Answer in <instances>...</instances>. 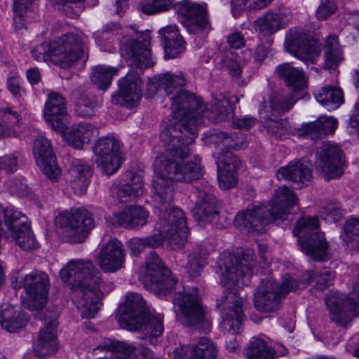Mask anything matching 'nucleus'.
<instances>
[{"mask_svg":"<svg viewBox=\"0 0 359 359\" xmlns=\"http://www.w3.org/2000/svg\"><path fill=\"white\" fill-rule=\"evenodd\" d=\"M172 128L161 130L160 140L164 151L154 161L156 173L169 176L172 180L190 182L202 177L201 159L191 156L187 137H180L179 131Z\"/></svg>","mask_w":359,"mask_h":359,"instance_id":"f03ea898","label":"nucleus"},{"mask_svg":"<svg viewBox=\"0 0 359 359\" xmlns=\"http://www.w3.org/2000/svg\"><path fill=\"white\" fill-rule=\"evenodd\" d=\"M118 320L123 328L139 330L140 338L156 344L163 331V319L151 316L142 296L137 292H128L126 301L118 310Z\"/></svg>","mask_w":359,"mask_h":359,"instance_id":"20e7f679","label":"nucleus"},{"mask_svg":"<svg viewBox=\"0 0 359 359\" xmlns=\"http://www.w3.org/2000/svg\"><path fill=\"white\" fill-rule=\"evenodd\" d=\"M189 349L188 359H215L217 356L215 344L207 337H201Z\"/></svg>","mask_w":359,"mask_h":359,"instance_id":"de8ad7c7","label":"nucleus"},{"mask_svg":"<svg viewBox=\"0 0 359 359\" xmlns=\"http://www.w3.org/2000/svg\"><path fill=\"white\" fill-rule=\"evenodd\" d=\"M314 95L316 100L330 111L336 109L344 102L342 90L329 85L318 90Z\"/></svg>","mask_w":359,"mask_h":359,"instance_id":"ea45409f","label":"nucleus"},{"mask_svg":"<svg viewBox=\"0 0 359 359\" xmlns=\"http://www.w3.org/2000/svg\"><path fill=\"white\" fill-rule=\"evenodd\" d=\"M118 69L105 65L95 66L91 69L90 81L93 86L101 90H107L111 85L112 78Z\"/></svg>","mask_w":359,"mask_h":359,"instance_id":"a18cd8bd","label":"nucleus"},{"mask_svg":"<svg viewBox=\"0 0 359 359\" xmlns=\"http://www.w3.org/2000/svg\"><path fill=\"white\" fill-rule=\"evenodd\" d=\"M271 116L269 115V116ZM265 120L264 126L267 133L272 137H280L293 133L292 128L286 120L277 121L271 118V117H268Z\"/></svg>","mask_w":359,"mask_h":359,"instance_id":"6e6d98bb","label":"nucleus"},{"mask_svg":"<svg viewBox=\"0 0 359 359\" xmlns=\"http://www.w3.org/2000/svg\"><path fill=\"white\" fill-rule=\"evenodd\" d=\"M143 181L140 176L132 175L131 184L116 185L112 192L121 203H127L143 193Z\"/></svg>","mask_w":359,"mask_h":359,"instance_id":"a19ab883","label":"nucleus"},{"mask_svg":"<svg viewBox=\"0 0 359 359\" xmlns=\"http://www.w3.org/2000/svg\"><path fill=\"white\" fill-rule=\"evenodd\" d=\"M301 282H298L295 278L292 277L290 274H285L283 276V282L279 288V293L280 295L285 296L287 293L291 291H294L295 290L300 287Z\"/></svg>","mask_w":359,"mask_h":359,"instance_id":"0e129e2a","label":"nucleus"},{"mask_svg":"<svg viewBox=\"0 0 359 359\" xmlns=\"http://www.w3.org/2000/svg\"><path fill=\"white\" fill-rule=\"evenodd\" d=\"M70 184L76 194H83L90 183L92 170L90 166L82 161L76 159L72 162L69 169Z\"/></svg>","mask_w":359,"mask_h":359,"instance_id":"72a5a7b5","label":"nucleus"},{"mask_svg":"<svg viewBox=\"0 0 359 359\" xmlns=\"http://www.w3.org/2000/svg\"><path fill=\"white\" fill-rule=\"evenodd\" d=\"M337 6L333 1H326L319 6L316 11V16L319 20H325L333 14Z\"/></svg>","mask_w":359,"mask_h":359,"instance_id":"338daca9","label":"nucleus"},{"mask_svg":"<svg viewBox=\"0 0 359 359\" xmlns=\"http://www.w3.org/2000/svg\"><path fill=\"white\" fill-rule=\"evenodd\" d=\"M330 318L337 326H346L354 316L359 315V283L353 286L350 297L346 299L337 292H330L325 299Z\"/></svg>","mask_w":359,"mask_h":359,"instance_id":"9b49d317","label":"nucleus"},{"mask_svg":"<svg viewBox=\"0 0 359 359\" xmlns=\"http://www.w3.org/2000/svg\"><path fill=\"white\" fill-rule=\"evenodd\" d=\"M205 142L221 150V154L217 160L218 169L237 171L241 161L229 150H238L246 147L247 141L245 134L240 132L229 134L223 131L213 130L206 134Z\"/></svg>","mask_w":359,"mask_h":359,"instance_id":"6e6552de","label":"nucleus"},{"mask_svg":"<svg viewBox=\"0 0 359 359\" xmlns=\"http://www.w3.org/2000/svg\"><path fill=\"white\" fill-rule=\"evenodd\" d=\"M294 103V100L291 96L273 94L270 98L269 106L265 101L262 102L259 114L263 118H266L269 117L270 113L271 116H276L289 111Z\"/></svg>","mask_w":359,"mask_h":359,"instance_id":"58836bf2","label":"nucleus"},{"mask_svg":"<svg viewBox=\"0 0 359 359\" xmlns=\"http://www.w3.org/2000/svg\"><path fill=\"white\" fill-rule=\"evenodd\" d=\"M150 34L143 32L138 39L124 36L120 41V53L128 65L140 69L148 68L154 65L151 57Z\"/></svg>","mask_w":359,"mask_h":359,"instance_id":"4468645a","label":"nucleus"},{"mask_svg":"<svg viewBox=\"0 0 359 359\" xmlns=\"http://www.w3.org/2000/svg\"><path fill=\"white\" fill-rule=\"evenodd\" d=\"M278 179L291 180L294 182L308 184L312 180V163L306 158L294 160L277 172Z\"/></svg>","mask_w":359,"mask_h":359,"instance_id":"bb28decb","label":"nucleus"},{"mask_svg":"<svg viewBox=\"0 0 359 359\" xmlns=\"http://www.w3.org/2000/svg\"><path fill=\"white\" fill-rule=\"evenodd\" d=\"M144 283L156 294L166 295L175 290L177 280L158 255L151 252L146 259Z\"/></svg>","mask_w":359,"mask_h":359,"instance_id":"ddd939ff","label":"nucleus"},{"mask_svg":"<svg viewBox=\"0 0 359 359\" xmlns=\"http://www.w3.org/2000/svg\"><path fill=\"white\" fill-rule=\"evenodd\" d=\"M148 212L141 206H130L117 216V222L124 228L142 226L147 222Z\"/></svg>","mask_w":359,"mask_h":359,"instance_id":"4c0bfd02","label":"nucleus"},{"mask_svg":"<svg viewBox=\"0 0 359 359\" xmlns=\"http://www.w3.org/2000/svg\"><path fill=\"white\" fill-rule=\"evenodd\" d=\"M18 156L15 154H11L0 157V170L6 172H14L18 168Z\"/></svg>","mask_w":359,"mask_h":359,"instance_id":"680f3d73","label":"nucleus"},{"mask_svg":"<svg viewBox=\"0 0 359 359\" xmlns=\"http://www.w3.org/2000/svg\"><path fill=\"white\" fill-rule=\"evenodd\" d=\"M28 219L25 216L24 224H17L15 222L6 232V238L15 242L22 250H31L37 248V243L34 237L28 224Z\"/></svg>","mask_w":359,"mask_h":359,"instance_id":"473e14b6","label":"nucleus"},{"mask_svg":"<svg viewBox=\"0 0 359 359\" xmlns=\"http://www.w3.org/2000/svg\"><path fill=\"white\" fill-rule=\"evenodd\" d=\"M187 79L182 74H162L153 78L147 84V88L153 92L163 91L168 96H175L184 90L182 88L186 84Z\"/></svg>","mask_w":359,"mask_h":359,"instance_id":"c85d7f7f","label":"nucleus"},{"mask_svg":"<svg viewBox=\"0 0 359 359\" xmlns=\"http://www.w3.org/2000/svg\"><path fill=\"white\" fill-rule=\"evenodd\" d=\"M97 163L107 175L115 173L121 165L120 142L114 136L100 138L94 146Z\"/></svg>","mask_w":359,"mask_h":359,"instance_id":"f3484780","label":"nucleus"},{"mask_svg":"<svg viewBox=\"0 0 359 359\" xmlns=\"http://www.w3.org/2000/svg\"><path fill=\"white\" fill-rule=\"evenodd\" d=\"M285 47L288 53L307 65L316 63L321 54L320 43L300 29L289 30Z\"/></svg>","mask_w":359,"mask_h":359,"instance_id":"f8f14e48","label":"nucleus"},{"mask_svg":"<svg viewBox=\"0 0 359 359\" xmlns=\"http://www.w3.org/2000/svg\"><path fill=\"white\" fill-rule=\"evenodd\" d=\"M253 253L251 250L233 254L224 252L217 262L216 272L222 286L229 291L217 299L222 318V328L229 334H237L243 330L244 299L234 290L250 283L253 273Z\"/></svg>","mask_w":359,"mask_h":359,"instance_id":"f257e3e1","label":"nucleus"},{"mask_svg":"<svg viewBox=\"0 0 359 359\" xmlns=\"http://www.w3.org/2000/svg\"><path fill=\"white\" fill-rule=\"evenodd\" d=\"M32 55L37 61H47L48 60H51V43H41L32 49Z\"/></svg>","mask_w":359,"mask_h":359,"instance_id":"052dcab7","label":"nucleus"},{"mask_svg":"<svg viewBox=\"0 0 359 359\" xmlns=\"http://www.w3.org/2000/svg\"><path fill=\"white\" fill-rule=\"evenodd\" d=\"M27 320L22 313L11 305H6L0 312V323L9 332H15L23 327Z\"/></svg>","mask_w":359,"mask_h":359,"instance_id":"79ce46f5","label":"nucleus"},{"mask_svg":"<svg viewBox=\"0 0 359 359\" xmlns=\"http://www.w3.org/2000/svg\"><path fill=\"white\" fill-rule=\"evenodd\" d=\"M33 153L37 165L50 180H57L60 170L56 163L49 140L39 134L34 142Z\"/></svg>","mask_w":359,"mask_h":359,"instance_id":"5701e85b","label":"nucleus"},{"mask_svg":"<svg viewBox=\"0 0 359 359\" xmlns=\"http://www.w3.org/2000/svg\"><path fill=\"white\" fill-rule=\"evenodd\" d=\"M48 276L42 271H32L23 278V287L29 297V310L41 309L47 302Z\"/></svg>","mask_w":359,"mask_h":359,"instance_id":"aec40b11","label":"nucleus"},{"mask_svg":"<svg viewBox=\"0 0 359 359\" xmlns=\"http://www.w3.org/2000/svg\"><path fill=\"white\" fill-rule=\"evenodd\" d=\"M337 127V120L333 117L320 116L317 121L308 125L306 131L312 138H320L333 133Z\"/></svg>","mask_w":359,"mask_h":359,"instance_id":"09e8293b","label":"nucleus"},{"mask_svg":"<svg viewBox=\"0 0 359 359\" xmlns=\"http://www.w3.org/2000/svg\"><path fill=\"white\" fill-rule=\"evenodd\" d=\"M172 118L163 123V129L179 131L180 137H187V144L193 143L198 134V126L203 122L205 106L200 97L184 90L172 96Z\"/></svg>","mask_w":359,"mask_h":359,"instance_id":"39448f33","label":"nucleus"},{"mask_svg":"<svg viewBox=\"0 0 359 359\" xmlns=\"http://www.w3.org/2000/svg\"><path fill=\"white\" fill-rule=\"evenodd\" d=\"M46 121L55 129L60 128L62 118L67 115L65 98L57 93H51L43 109Z\"/></svg>","mask_w":359,"mask_h":359,"instance_id":"2f4dec72","label":"nucleus"},{"mask_svg":"<svg viewBox=\"0 0 359 359\" xmlns=\"http://www.w3.org/2000/svg\"><path fill=\"white\" fill-rule=\"evenodd\" d=\"M273 0H231L232 13L234 15L236 13L243 10L249 1V8L252 9H262L267 6Z\"/></svg>","mask_w":359,"mask_h":359,"instance_id":"13d9d810","label":"nucleus"},{"mask_svg":"<svg viewBox=\"0 0 359 359\" xmlns=\"http://www.w3.org/2000/svg\"><path fill=\"white\" fill-rule=\"evenodd\" d=\"M55 224L61 229L64 238L70 243L84 241L94 227L91 214L84 208L72 209L60 214L55 219Z\"/></svg>","mask_w":359,"mask_h":359,"instance_id":"9d476101","label":"nucleus"},{"mask_svg":"<svg viewBox=\"0 0 359 359\" xmlns=\"http://www.w3.org/2000/svg\"><path fill=\"white\" fill-rule=\"evenodd\" d=\"M158 33L163 42L165 55L167 58H175L184 52V41L175 25L163 27Z\"/></svg>","mask_w":359,"mask_h":359,"instance_id":"7c9ffc66","label":"nucleus"},{"mask_svg":"<svg viewBox=\"0 0 359 359\" xmlns=\"http://www.w3.org/2000/svg\"><path fill=\"white\" fill-rule=\"evenodd\" d=\"M210 186H201L196 189L197 196L193 216L201 226L210 223L217 214V198L212 193Z\"/></svg>","mask_w":359,"mask_h":359,"instance_id":"4be33fe9","label":"nucleus"},{"mask_svg":"<svg viewBox=\"0 0 359 359\" xmlns=\"http://www.w3.org/2000/svg\"><path fill=\"white\" fill-rule=\"evenodd\" d=\"M156 179L152 181L153 198L156 202L161 214L170 212L175 207H171L174 197L172 180L169 176H163L156 173Z\"/></svg>","mask_w":359,"mask_h":359,"instance_id":"393cba45","label":"nucleus"},{"mask_svg":"<svg viewBox=\"0 0 359 359\" xmlns=\"http://www.w3.org/2000/svg\"><path fill=\"white\" fill-rule=\"evenodd\" d=\"M275 219L271 208L262 203L249 205L245 211L238 212L234 218V225L248 232L262 233Z\"/></svg>","mask_w":359,"mask_h":359,"instance_id":"dca6fc26","label":"nucleus"},{"mask_svg":"<svg viewBox=\"0 0 359 359\" xmlns=\"http://www.w3.org/2000/svg\"><path fill=\"white\" fill-rule=\"evenodd\" d=\"M297 204L294 192L288 187H279L270 203V208L275 219L284 221L287 219L290 208Z\"/></svg>","mask_w":359,"mask_h":359,"instance_id":"c756f323","label":"nucleus"},{"mask_svg":"<svg viewBox=\"0 0 359 359\" xmlns=\"http://www.w3.org/2000/svg\"><path fill=\"white\" fill-rule=\"evenodd\" d=\"M207 264L206 252L198 248L189 255L186 265L187 273L191 277H196L201 274Z\"/></svg>","mask_w":359,"mask_h":359,"instance_id":"864d4df0","label":"nucleus"},{"mask_svg":"<svg viewBox=\"0 0 359 359\" xmlns=\"http://www.w3.org/2000/svg\"><path fill=\"white\" fill-rule=\"evenodd\" d=\"M53 63L62 68H69L76 62L83 53L81 36L75 33H67L51 43Z\"/></svg>","mask_w":359,"mask_h":359,"instance_id":"2eb2a0df","label":"nucleus"},{"mask_svg":"<svg viewBox=\"0 0 359 359\" xmlns=\"http://www.w3.org/2000/svg\"><path fill=\"white\" fill-rule=\"evenodd\" d=\"M173 303L178 307L182 323L194 327L201 332H209L212 327L211 320L205 315V311L196 287L184 290L175 294Z\"/></svg>","mask_w":359,"mask_h":359,"instance_id":"0eeeda50","label":"nucleus"},{"mask_svg":"<svg viewBox=\"0 0 359 359\" xmlns=\"http://www.w3.org/2000/svg\"><path fill=\"white\" fill-rule=\"evenodd\" d=\"M232 111L231 102L228 98L222 97L212 102L211 110L209 111L205 109L204 116L206 115L209 119L212 118L214 121H221L228 118Z\"/></svg>","mask_w":359,"mask_h":359,"instance_id":"603ef678","label":"nucleus"},{"mask_svg":"<svg viewBox=\"0 0 359 359\" xmlns=\"http://www.w3.org/2000/svg\"><path fill=\"white\" fill-rule=\"evenodd\" d=\"M237 173L228 170L218 169V183L224 189L233 188L237 184Z\"/></svg>","mask_w":359,"mask_h":359,"instance_id":"bf43d9fd","label":"nucleus"},{"mask_svg":"<svg viewBox=\"0 0 359 359\" xmlns=\"http://www.w3.org/2000/svg\"><path fill=\"white\" fill-rule=\"evenodd\" d=\"M316 168L321 176L330 180L342 175L344 159L341 149L335 144L326 143L317 154Z\"/></svg>","mask_w":359,"mask_h":359,"instance_id":"6ab92c4d","label":"nucleus"},{"mask_svg":"<svg viewBox=\"0 0 359 359\" xmlns=\"http://www.w3.org/2000/svg\"><path fill=\"white\" fill-rule=\"evenodd\" d=\"M97 128L88 122H81L71 127L67 134L68 142L76 149H81L88 144L96 135Z\"/></svg>","mask_w":359,"mask_h":359,"instance_id":"e433bc0d","label":"nucleus"},{"mask_svg":"<svg viewBox=\"0 0 359 359\" xmlns=\"http://www.w3.org/2000/svg\"><path fill=\"white\" fill-rule=\"evenodd\" d=\"M177 9L183 16L182 23L189 33L198 35L210 30L205 4L184 0L178 4Z\"/></svg>","mask_w":359,"mask_h":359,"instance_id":"a211bd4d","label":"nucleus"},{"mask_svg":"<svg viewBox=\"0 0 359 359\" xmlns=\"http://www.w3.org/2000/svg\"><path fill=\"white\" fill-rule=\"evenodd\" d=\"M324 49L325 66L329 69L335 68L344 59L338 37L334 35L329 36L325 40Z\"/></svg>","mask_w":359,"mask_h":359,"instance_id":"49530a36","label":"nucleus"},{"mask_svg":"<svg viewBox=\"0 0 359 359\" xmlns=\"http://www.w3.org/2000/svg\"><path fill=\"white\" fill-rule=\"evenodd\" d=\"M76 99L75 112L79 116L87 118L94 114V109L96 107L95 97L89 93L83 91L81 89H75L72 92Z\"/></svg>","mask_w":359,"mask_h":359,"instance_id":"c03bdc74","label":"nucleus"},{"mask_svg":"<svg viewBox=\"0 0 359 359\" xmlns=\"http://www.w3.org/2000/svg\"><path fill=\"white\" fill-rule=\"evenodd\" d=\"M278 288L277 283L271 278L262 280L254 297L256 309L266 313L276 311L280 304V294Z\"/></svg>","mask_w":359,"mask_h":359,"instance_id":"b1692460","label":"nucleus"},{"mask_svg":"<svg viewBox=\"0 0 359 359\" xmlns=\"http://www.w3.org/2000/svg\"><path fill=\"white\" fill-rule=\"evenodd\" d=\"M221 64L224 68H226L229 74L234 77H238L241 74V69L239 64L229 55L222 56Z\"/></svg>","mask_w":359,"mask_h":359,"instance_id":"69168bd1","label":"nucleus"},{"mask_svg":"<svg viewBox=\"0 0 359 359\" xmlns=\"http://www.w3.org/2000/svg\"><path fill=\"white\" fill-rule=\"evenodd\" d=\"M123 245L117 239H112L103 245L99 253V264L106 272L120 269L124 263Z\"/></svg>","mask_w":359,"mask_h":359,"instance_id":"a878e982","label":"nucleus"},{"mask_svg":"<svg viewBox=\"0 0 359 359\" xmlns=\"http://www.w3.org/2000/svg\"><path fill=\"white\" fill-rule=\"evenodd\" d=\"M156 229L159 234L145 237L146 247L158 248L165 240L171 249H178L184 245L189 233L184 213L179 208L159 215Z\"/></svg>","mask_w":359,"mask_h":359,"instance_id":"423d86ee","label":"nucleus"},{"mask_svg":"<svg viewBox=\"0 0 359 359\" xmlns=\"http://www.w3.org/2000/svg\"><path fill=\"white\" fill-rule=\"evenodd\" d=\"M276 73L292 91L300 90L306 85L304 72L290 63L278 65L276 69Z\"/></svg>","mask_w":359,"mask_h":359,"instance_id":"c9c22d12","label":"nucleus"},{"mask_svg":"<svg viewBox=\"0 0 359 359\" xmlns=\"http://www.w3.org/2000/svg\"><path fill=\"white\" fill-rule=\"evenodd\" d=\"M245 355L247 359H274L276 351L268 346L262 339L253 337L245 348Z\"/></svg>","mask_w":359,"mask_h":359,"instance_id":"37998d69","label":"nucleus"},{"mask_svg":"<svg viewBox=\"0 0 359 359\" xmlns=\"http://www.w3.org/2000/svg\"><path fill=\"white\" fill-rule=\"evenodd\" d=\"M334 272L330 269H322L315 273L306 271L302 276V284H309L315 282V287L323 290L332 285L334 278Z\"/></svg>","mask_w":359,"mask_h":359,"instance_id":"8fccbe9b","label":"nucleus"},{"mask_svg":"<svg viewBox=\"0 0 359 359\" xmlns=\"http://www.w3.org/2000/svg\"><path fill=\"white\" fill-rule=\"evenodd\" d=\"M21 83V79L18 76H13L8 79V89L15 97L22 96L23 90L22 89Z\"/></svg>","mask_w":359,"mask_h":359,"instance_id":"774afa93","label":"nucleus"},{"mask_svg":"<svg viewBox=\"0 0 359 359\" xmlns=\"http://www.w3.org/2000/svg\"><path fill=\"white\" fill-rule=\"evenodd\" d=\"M318 229V217L306 215L298 220L293 233L299 237V243L306 255L315 260H323L327 255L328 243Z\"/></svg>","mask_w":359,"mask_h":359,"instance_id":"1a4fd4ad","label":"nucleus"},{"mask_svg":"<svg viewBox=\"0 0 359 359\" xmlns=\"http://www.w3.org/2000/svg\"><path fill=\"white\" fill-rule=\"evenodd\" d=\"M25 221V215L20 212L13 208H4L0 205V227L4 224L8 229L15 222L17 224H24Z\"/></svg>","mask_w":359,"mask_h":359,"instance_id":"4d7b16f0","label":"nucleus"},{"mask_svg":"<svg viewBox=\"0 0 359 359\" xmlns=\"http://www.w3.org/2000/svg\"><path fill=\"white\" fill-rule=\"evenodd\" d=\"M119 90L113 96L112 102L128 108L136 107L142 97V81L135 71H130L119 81Z\"/></svg>","mask_w":359,"mask_h":359,"instance_id":"412c9836","label":"nucleus"},{"mask_svg":"<svg viewBox=\"0 0 359 359\" xmlns=\"http://www.w3.org/2000/svg\"><path fill=\"white\" fill-rule=\"evenodd\" d=\"M344 229L350 239L359 243V218H351L347 220Z\"/></svg>","mask_w":359,"mask_h":359,"instance_id":"e2e57ef3","label":"nucleus"},{"mask_svg":"<svg viewBox=\"0 0 359 359\" xmlns=\"http://www.w3.org/2000/svg\"><path fill=\"white\" fill-rule=\"evenodd\" d=\"M97 349L106 350L116 355L117 359H125L136 351V348L129 344L112 339H105Z\"/></svg>","mask_w":359,"mask_h":359,"instance_id":"3c124183","label":"nucleus"},{"mask_svg":"<svg viewBox=\"0 0 359 359\" xmlns=\"http://www.w3.org/2000/svg\"><path fill=\"white\" fill-rule=\"evenodd\" d=\"M56 319L47 322L46 327L41 330L33 344L34 354L39 358H45L56 353L57 343L56 338Z\"/></svg>","mask_w":359,"mask_h":359,"instance_id":"cd10ccee","label":"nucleus"},{"mask_svg":"<svg viewBox=\"0 0 359 359\" xmlns=\"http://www.w3.org/2000/svg\"><path fill=\"white\" fill-rule=\"evenodd\" d=\"M61 280L74 290V301L83 318H91L100 309L104 292L101 273L90 260H70L60 271Z\"/></svg>","mask_w":359,"mask_h":359,"instance_id":"7ed1b4c3","label":"nucleus"},{"mask_svg":"<svg viewBox=\"0 0 359 359\" xmlns=\"http://www.w3.org/2000/svg\"><path fill=\"white\" fill-rule=\"evenodd\" d=\"M288 17L285 13L268 11L256 20L255 28L260 33L271 34L286 26Z\"/></svg>","mask_w":359,"mask_h":359,"instance_id":"f704fd0d","label":"nucleus"},{"mask_svg":"<svg viewBox=\"0 0 359 359\" xmlns=\"http://www.w3.org/2000/svg\"><path fill=\"white\" fill-rule=\"evenodd\" d=\"M19 123V115L9 108L0 111V137H8L15 133L14 127Z\"/></svg>","mask_w":359,"mask_h":359,"instance_id":"5fc2aeb1","label":"nucleus"}]
</instances>
